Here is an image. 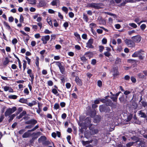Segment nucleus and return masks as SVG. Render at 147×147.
Segmentation results:
<instances>
[{
    "mask_svg": "<svg viewBox=\"0 0 147 147\" xmlns=\"http://www.w3.org/2000/svg\"><path fill=\"white\" fill-rule=\"evenodd\" d=\"M99 109L101 113L105 112L106 113H110L109 114H107V115H108L109 117H113L114 114V112L112 111H111V109L109 107L106 105H105L103 104L100 105L99 106Z\"/></svg>",
    "mask_w": 147,
    "mask_h": 147,
    "instance_id": "1",
    "label": "nucleus"
},
{
    "mask_svg": "<svg viewBox=\"0 0 147 147\" xmlns=\"http://www.w3.org/2000/svg\"><path fill=\"white\" fill-rule=\"evenodd\" d=\"M102 4L100 3H92L87 4V7L89 8H94L95 9H99L102 8Z\"/></svg>",
    "mask_w": 147,
    "mask_h": 147,
    "instance_id": "2",
    "label": "nucleus"
},
{
    "mask_svg": "<svg viewBox=\"0 0 147 147\" xmlns=\"http://www.w3.org/2000/svg\"><path fill=\"white\" fill-rule=\"evenodd\" d=\"M56 65L58 67L61 73L63 74H65V65L63 62L60 61L56 62Z\"/></svg>",
    "mask_w": 147,
    "mask_h": 147,
    "instance_id": "3",
    "label": "nucleus"
},
{
    "mask_svg": "<svg viewBox=\"0 0 147 147\" xmlns=\"http://www.w3.org/2000/svg\"><path fill=\"white\" fill-rule=\"evenodd\" d=\"M124 41L128 47L132 48L135 46V42L132 40L126 39Z\"/></svg>",
    "mask_w": 147,
    "mask_h": 147,
    "instance_id": "4",
    "label": "nucleus"
},
{
    "mask_svg": "<svg viewBox=\"0 0 147 147\" xmlns=\"http://www.w3.org/2000/svg\"><path fill=\"white\" fill-rule=\"evenodd\" d=\"M37 123V121L36 120L34 119H31L26 121L25 122V123L26 124H30L32 125L33 126Z\"/></svg>",
    "mask_w": 147,
    "mask_h": 147,
    "instance_id": "5",
    "label": "nucleus"
},
{
    "mask_svg": "<svg viewBox=\"0 0 147 147\" xmlns=\"http://www.w3.org/2000/svg\"><path fill=\"white\" fill-rule=\"evenodd\" d=\"M93 43V38H91L86 43V47L89 48L93 49L94 48V46L92 45Z\"/></svg>",
    "mask_w": 147,
    "mask_h": 147,
    "instance_id": "6",
    "label": "nucleus"
},
{
    "mask_svg": "<svg viewBox=\"0 0 147 147\" xmlns=\"http://www.w3.org/2000/svg\"><path fill=\"white\" fill-rule=\"evenodd\" d=\"M131 38L134 42L139 43L141 40V37L140 35H138L132 37Z\"/></svg>",
    "mask_w": 147,
    "mask_h": 147,
    "instance_id": "7",
    "label": "nucleus"
},
{
    "mask_svg": "<svg viewBox=\"0 0 147 147\" xmlns=\"http://www.w3.org/2000/svg\"><path fill=\"white\" fill-rule=\"evenodd\" d=\"M113 75L114 78L119 75V72L118 71V67L117 66L114 67L113 68Z\"/></svg>",
    "mask_w": 147,
    "mask_h": 147,
    "instance_id": "8",
    "label": "nucleus"
},
{
    "mask_svg": "<svg viewBox=\"0 0 147 147\" xmlns=\"http://www.w3.org/2000/svg\"><path fill=\"white\" fill-rule=\"evenodd\" d=\"M50 38V36L49 35H47L42 36L41 38V40L42 41V43L44 44H46L47 43V41L49 40Z\"/></svg>",
    "mask_w": 147,
    "mask_h": 147,
    "instance_id": "9",
    "label": "nucleus"
},
{
    "mask_svg": "<svg viewBox=\"0 0 147 147\" xmlns=\"http://www.w3.org/2000/svg\"><path fill=\"white\" fill-rule=\"evenodd\" d=\"M85 123L87 125H88L89 127H91L92 124L91 123V119L90 117H87L85 120Z\"/></svg>",
    "mask_w": 147,
    "mask_h": 147,
    "instance_id": "10",
    "label": "nucleus"
},
{
    "mask_svg": "<svg viewBox=\"0 0 147 147\" xmlns=\"http://www.w3.org/2000/svg\"><path fill=\"white\" fill-rule=\"evenodd\" d=\"M98 24L100 25H105L106 24L105 20L102 17H101L100 18L98 19Z\"/></svg>",
    "mask_w": 147,
    "mask_h": 147,
    "instance_id": "11",
    "label": "nucleus"
},
{
    "mask_svg": "<svg viewBox=\"0 0 147 147\" xmlns=\"http://www.w3.org/2000/svg\"><path fill=\"white\" fill-rule=\"evenodd\" d=\"M101 119V117L100 115H96L94 119V122L95 123H98Z\"/></svg>",
    "mask_w": 147,
    "mask_h": 147,
    "instance_id": "12",
    "label": "nucleus"
},
{
    "mask_svg": "<svg viewBox=\"0 0 147 147\" xmlns=\"http://www.w3.org/2000/svg\"><path fill=\"white\" fill-rule=\"evenodd\" d=\"M105 105L107 106H109L112 107L114 105V104L111 100L108 99L107 100Z\"/></svg>",
    "mask_w": 147,
    "mask_h": 147,
    "instance_id": "13",
    "label": "nucleus"
},
{
    "mask_svg": "<svg viewBox=\"0 0 147 147\" xmlns=\"http://www.w3.org/2000/svg\"><path fill=\"white\" fill-rule=\"evenodd\" d=\"M138 143V147H146L145 142L143 141L140 140Z\"/></svg>",
    "mask_w": 147,
    "mask_h": 147,
    "instance_id": "14",
    "label": "nucleus"
},
{
    "mask_svg": "<svg viewBox=\"0 0 147 147\" xmlns=\"http://www.w3.org/2000/svg\"><path fill=\"white\" fill-rule=\"evenodd\" d=\"M139 115L140 116V117L144 118H146L147 120V117L146 115L144 112H143V111H139Z\"/></svg>",
    "mask_w": 147,
    "mask_h": 147,
    "instance_id": "15",
    "label": "nucleus"
},
{
    "mask_svg": "<svg viewBox=\"0 0 147 147\" xmlns=\"http://www.w3.org/2000/svg\"><path fill=\"white\" fill-rule=\"evenodd\" d=\"M75 81L78 85L81 86L82 85V82L78 77L76 76L75 78Z\"/></svg>",
    "mask_w": 147,
    "mask_h": 147,
    "instance_id": "16",
    "label": "nucleus"
},
{
    "mask_svg": "<svg viewBox=\"0 0 147 147\" xmlns=\"http://www.w3.org/2000/svg\"><path fill=\"white\" fill-rule=\"evenodd\" d=\"M88 127L90 130L92 131V134L94 135L98 133V130L97 129H94V128H93L92 127Z\"/></svg>",
    "mask_w": 147,
    "mask_h": 147,
    "instance_id": "17",
    "label": "nucleus"
},
{
    "mask_svg": "<svg viewBox=\"0 0 147 147\" xmlns=\"http://www.w3.org/2000/svg\"><path fill=\"white\" fill-rule=\"evenodd\" d=\"M41 133V132L40 131L37 132L36 133H33V134L34 136L33 137L32 139L34 140L37 139L38 137V136L40 135Z\"/></svg>",
    "mask_w": 147,
    "mask_h": 147,
    "instance_id": "18",
    "label": "nucleus"
},
{
    "mask_svg": "<svg viewBox=\"0 0 147 147\" xmlns=\"http://www.w3.org/2000/svg\"><path fill=\"white\" fill-rule=\"evenodd\" d=\"M47 139V138L45 136H42L40 137V138H38V142L39 143H40L41 142L42 143L45 140H46Z\"/></svg>",
    "mask_w": 147,
    "mask_h": 147,
    "instance_id": "19",
    "label": "nucleus"
},
{
    "mask_svg": "<svg viewBox=\"0 0 147 147\" xmlns=\"http://www.w3.org/2000/svg\"><path fill=\"white\" fill-rule=\"evenodd\" d=\"M42 18L41 17H38L37 18L36 21L39 22L37 23V25L40 27V29H41L42 26V24L41 22H40L42 20Z\"/></svg>",
    "mask_w": 147,
    "mask_h": 147,
    "instance_id": "20",
    "label": "nucleus"
},
{
    "mask_svg": "<svg viewBox=\"0 0 147 147\" xmlns=\"http://www.w3.org/2000/svg\"><path fill=\"white\" fill-rule=\"evenodd\" d=\"M96 114V111L95 109L91 111L90 113V116L91 117H94Z\"/></svg>",
    "mask_w": 147,
    "mask_h": 147,
    "instance_id": "21",
    "label": "nucleus"
},
{
    "mask_svg": "<svg viewBox=\"0 0 147 147\" xmlns=\"http://www.w3.org/2000/svg\"><path fill=\"white\" fill-rule=\"evenodd\" d=\"M131 139L134 141H136V142L138 143L139 141L141 140L138 137L134 136L131 138Z\"/></svg>",
    "mask_w": 147,
    "mask_h": 147,
    "instance_id": "22",
    "label": "nucleus"
},
{
    "mask_svg": "<svg viewBox=\"0 0 147 147\" xmlns=\"http://www.w3.org/2000/svg\"><path fill=\"white\" fill-rule=\"evenodd\" d=\"M26 114V111H23L22 113H20L19 116L17 117V118L18 119H20L22 118L23 116Z\"/></svg>",
    "mask_w": 147,
    "mask_h": 147,
    "instance_id": "23",
    "label": "nucleus"
},
{
    "mask_svg": "<svg viewBox=\"0 0 147 147\" xmlns=\"http://www.w3.org/2000/svg\"><path fill=\"white\" fill-rule=\"evenodd\" d=\"M83 19L86 22H88L89 20V18L88 16L85 13H83Z\"/></svg>",
    "mask_w": 147,
    "mask_h": 147,
    "instance_id": "24",
    "label": "nucleus"
},
{
    "mask_svg": "<svg viewBox=\"0 0 147 147\" xmlns=\"http://www.w3.org/2000/svg\"><path fill=\"white\" fill-rule=\"evenodd\" d=\"M58 2H59V0H53L51 2V4L53 6H57V3Z\"/></svg>",
    "mask_w": 147,
    "mask_h": 147,
    "instance_id": "25",
    "label": "nucleus"
},
{
    "mask_svg": "<svg viewBox=\"0 0 147 147\" xmlns=\"http://www.w3.org/2000/svg\"><path fill=\"white\" fill-rule=\"evenodd\" d=\"M19 101L22 103L26 104L28 102V100L27 99H26L24 98H22L19 99Z\"/></svg>",
    "mask_w": 147,
    "mask_h": 147,
    "instance_id": "26",
    "label": "nucleus"
},
{
    "mask_svg": "<svg viewBox=\"0 0 147 147\" xmlns=\"http://www.w3.org/2000/svg\"><path fill=\"white\" fill-rule=\"evenodd\" d=\"M39 59L38 56L36 57L35 64L38 68H39Z\"/></svg>",
    "mask_w": 147,
    "mask_h": 147,
    "instance_id": "27",
    "label": "nucleus"
},
{
    "mask_svg": "<svg viewBox=\"0 0 147 147\" xmlns=\"http://www.w3.org/2000/svg\"><path fill=\"white\" fill-rule=\"evenodd\" d=\"M3 24L7 29L10 30L11 29L10 26L7 22L4 21L3 22Z\"/></svg>",
    "mask_w": 147,
    "mask_h": 147,
    "instance_id": "28",
    "label": "nucleus"
},
{
    "mask_svg": "<svg viewBox=\"0 0 147 147\" xmlns=\"http://www.w3.org/2000/svg\"><path fill=\"white\" fill-rule=\"evenodd\" d=\"M11 114L10 110H9V108L7 109L5 113V117H7L9 116Z\"/></svg>",
    "mask_w": 147,
    "mask_h": 147,
    "instance_id": "29",
    "label": "nucleus"
},
{
    "mask_svg": "<svg viewBox=\"0 0 147 147\" xmlns=\"http://www.w3.org/2000/svg\"><path fill=\"white\" fill-rule=\"evenodd\" d=\"M9 109L11 114L14 113L17 110L16 107H13L12 108H9Z\"/></svg>",
    "mask_w": 147,
    "mask_h": 147,
    "instance_id": "30",
    "label": "nucleus"
},
{
    "mask_svg": "<svg viewBox=\"0 0 147 147\" xmlns=\"http://www.w3.org/2000/svg\"><path fill=\"white\" fill-rule=\"evenodd\" d=\"M119 100L121 103H123L124 102L125 100V96L123 95H122L119 98Z\"/></svg>",
    "mask_w": 147,
    "mask_h": 147,
    "instance_id": "31",
    "label": "nucleus"
},
{
    "mask_svg": "<svg viewBox=\"0 0 147 147\" xmlns=\"http://www.w3.org/2000/svg\"><path fill=\"white\" fill-rule=\"evenodd\" d=\"M9 62V58L8 57L5 58V60L3 62V64L4 65H7Z\"/></svg>",
    "mask_w": 147,
    "mask_h": 147,
    "instance_id": "32",
    "label": "nucleus"
},
{
    "mask_svg": "<svg viewBox=\"0 0 147 147\" xmlns=\"http://www.w3.org/2000/svg\"><path fill=\"white\" fill-rule=\"evenodd\" d=\"M51 143L49 140H45L42 143V144L44 146H47L50 144Z\"/></svg>",
    "mask_w": 147,
    "mask_h": 147,
    "instance_id": "33",
    "label": "nucleus"
},
{
    "mask_svg": "<svg viewBox=\"0 0 147 147\" xmlns=\"http://www.w3.org/2000/svg\"><path fill=\"white\" fill-rule=\"evenodd\" d=\"M16 115L14 114L9 116L10 118L8 120V122L9 123L11 122L13 119L15 117Z\"/></svg>",
    "mask_w": 147,
    "mask_h": 147,
    "instance_id": "34",
    "label": "nucleus"
},
{
    "mask_svg": "<svg viewBox=\"0 0 147 147\" xmlns=\"http://www.w3.org/2000/svg\"><path fill=\"white\" fill-rule=\"evenodd\" d=\"M74 35L79 40H80L81 38L80 35L78 34L77 32H75L74 33Z\"/></svg>",
    "mask_w": 147,
    "mask_h": 147,
    "instance_id": "35",
    "label": "nucleus"
},
{
    "mask_svg": "<svg viewBox=\"0 0 147 147\" xmlns=\"http://www.w3.org/2000/svg\"><path fill=\"white\" fill-rule=\"evenodd\" d=\"M92 55V53L90 52H87L85 54V55L87 57H89V58L91 57Z\"/></svg>",
    "mask_w": 147,
    "mask_h": 147,
    "instance_id": "36",
    "label": "nucleus"
},
{
    "mask_svg": "<svg viewBox=\"0 0 147 147\" xmlns=\"http://www.w3.org/2000/svg\"><path fill=\"white\" fill-rule=\"evenodd\" d=\"M96 26V24L93 23H91L90 24V28H91V32H92L93 30V28L94 27H95Z\"/></svg>",
    "mask_w": 147,
    "mask_h": 147,
    "instance_id": "37",
    "label": "nucleus"
},
{
    "mask_svg": "<svg viewBox=\"0 0 147 147\" xmlns=\"http://www.w3.org/2000/svg\"><path fill=\"white\" fill-rule=\"evenodd\" d=\"M19 21L20 23H24V18L22 14L20 15V18L19 19Z\"/></svg>",
    "mask_w": 147,
    "mask_h": 147,
    "instance_id": "38",
    "label": "nucleus"
},
{
    "mask_svg": "<svg viewBox=\"0 0 147 147\" xmlns=\"http://www.w3.org/2000/svg\"><path fill=\"white\" fill-rule=\"evenodd\" d=\"M29 136V134L28 132H26L22 135L23 138H27Z\"/></svg>",
    "mask_w": 147,
    "mask_h": 147,
    "instance_id": "39",
    "label": "nucleus"
},
{
    "mask_svg": "<svg viewBox=\"0 0 147 147\" xmlns=\"http://www.w3.org/2000/svg\"><path fill=\"white\" fill-rule=\"evenodd\" d=\"M82 143L83 146H85L87 144H88L90 143V141L89 140L87 141H86L82 140Z\"/></svg>",
    "mask_w": 147,
    "mask_h": 147,
    "instance_id": "40",
    "label": "nucleus"
},
{
    "mask_svg": "<svg viewBox=\"0 0 147 147\" xmlns=\"http://www.w3.org/2000/svg\"><path fill=\"white\" fill-rule=\"evenodd\" d=\"M8 97L10 99H16L17 98V96L16 95H10L8 96Z\"/></svg>",
    "mask_w": 147,
    "mask_h": 147,
    "instance_id": "41",
    "label": "nucleus"
},
{
    "mask_svg": "<svg viewBox=\"0 0 147 147\" xmlns=\"http://www.w3.org/2000/svg\"><path fill=\"white\" fill-rule=\"evenodd\" d=\"M89 134V132L88 131H85L84 133V136L86 138H88V137H89L90 136Z\"/></svg>",
    "mask_w": 147,
    "mask_h": 147,
    "instance_id": "42",
    "label": "nucleus"
},
{
    "mask_svg": "<svg viewBox=\"0 0 147 147\" xmlns=\"http://www.w3.org/2000/svg\"><path fill=\"white\" fill-rule=\"evenodd\" d=\"M54 107L56 110L59 109L60 108L59 104L57 103H56L54 105Z\"/></svg>",
    "mask_w": 147,
    "mask_h": 147,
    "instance_id": "43",
    "label": "nucleus"
},
{
    "mask_svg": "<svg viewBox=\"0 0 147 147\" xmlns=\"http://www.w3.org/2000/svg\"><path fill=\"white\" fill-rule=\"evenodd\" d=\"M62 11L65 12V13H67L68 11V9L66 7L63 6L62 7Z\"/></svg>",
    "mask_w": 147,
    "mask_h": 147,
    "instance_id": "44",
    "label": "nucleus"
},
{
    "mask_svg": "<svg viewBox=\"0 0 147 147\" xmlns=\"http://www.w3.org/2000/svg\"><path fill=\"white\" fill-rule=\"evenodd\" d=\"M136 60H135L134 59H128L127 60V62L128 63H136Z\"/></svg>",
    "mask_w": 147,
    "mask_h": 147,
    "instance_id": "45",
    "label": "nucleus"
},
{
    "mask_svg": "<svg viewBox=\"0 0 147 147\" xmlns=\"http://www.w3.org/2000/svg\"><path fill=\"white\" fill-rule=\"evenodd\" d=\"M121 61L120 59L118 57H117L116 58V61L115 62V64H119L121 62Z\"/></svg>",
    "mask_w": 147,
    "mask_h": 147,
    "instance_id": "46",
    "label": "nucleus"
},
{
    "mask_svg": "<svg viewBox=\"0 0 147 147\" xmlns=\"http://www.w3.org/2000/svg\"><path fill=\"white\" fill-rule=\"evenodd\" d=\"M97 85L99 87H101L102 86V82L100 80H99L97 82Z\"/></svg>",
    "mask_w": 147,
    "mask_h": 147,
    "instance_id": "47",
    "label": "nucleus"
},
{
    "mask_svg": "<svg viewBox=\"0 0 147 147\" xmlns=\"http://www.w3.org/2000/svg\"><path fill=\"white\" fill-rule=\"evenodd\" d=\"M27 73L29 75V76L30 75H34L32 73V70L30 69H29L27 71Z\"/></svg>",
    "mask_w": 147,
    "mask_h": 147,
    "instance_id": "48",
    "label": "nucleus"
},
{
    "mask_svg": "<svg viewBox=\"0 0 147 147\" xmlns=\"http://www.w3.org/2000/svg\"><path fill=\"white\" fill-rule=\"evenodd\" d=\"M124 79L125 80L128 81L130 79V77L129 75H127L124 76Z\"/></svg>",
    "mask_w": 147,
    "mask_h": 147,
    "instance_id": "49",
    "label": "nucleus"
},
{
    "mask_svg": "<svg viewBox=\"0 0 147 147\" xmlns=\"http://www.w3.org/2000/svg\"><path fill=\"white\" fill-rule=\"evenodd\" d=\"M111 98L112 100L114 102H117V97H110Z\"/></svg>",
    "mask_w": 147,
    "mask_h": 147,
    "instance_id": "50",
    "label": "nucleus"
},
{
    "mask_svg": "<svg viewBox=\"0 0 147 147\" xmlns=\"http://www.w3.org/2000/svg\"><path fill=\"white\" fill-rule=\"evenodd\" d=\"M104 54L105 56L108 57H109L111 55L110 53L108 51H106V52H105L104 53Z\"/></svg>",
    "mask_w": 147,
    "mask_h": 147,
    "instance_id": "51",
    "label": "nucleus"
},
{
    "mask_svg": "<svg viewBox=\"0 0 147 147\" xmlns=\"http://www.w3.org/2000/svg\"><path fill=\"white\" fill-rule=\"evenodd\" d=\"M131 80L132 82L133 83H135L136 82V78L133 76H131Z\"/></svg>",
    "mask_w": 147,
    "mask_h": 147,
    "instance_id": "52",
    "label": "nucleus"
},
{
    "mask_svg": "<svg viewBox=\"0 0 147 147\" xmlns=\"http://www.w3.org/2000/svg\"><path fill=\"white\" fill-rule=\"evenodd\" d=\"M48 85L49 86H51L53 85V83L51 80H49L47 82Z\"/></svg>",
    "mask_w": 147,
    "mask_h": 147,
    "instance_id": "53",
    "label": "nucleus"
},
{
    "mask_svg": "<svg viewBox=\"0 0 147 147\" xmlns=\"http://www.w3.org/2000/svg\"><path fill=\"white\" fill-rule=\"evenodd\" d=\"M141 102L142 103V105L143 107H146L147 106V103L146 102L143 101H141Z\"/></svg>",
    "mask_w": 147,
    "mask_h": 147,
    "instance_id": "54",
    "label": "nucleus"
},
{
    "mask_svg": "<svg viewBox=\"0 0 147 147\" xmlns=\"http://www.w3.org/2000/svg\"><path fill=\"white\" fill-rule=\"evenodd\" d=\"M52 92L55 94H56L58 93V91L55 88H53L52 90Z\"/></svg>",
    "mask_w": 147,
    "mask_h": 147,
    "instance_id": "55",
    "label": "nucleus"
},
{
    "mask_svg": "<svg viewBox=\"0 0 147 147\" xmlns=\"http://www.w3.org/2000/svg\"><path fill=\"white\" fill-rule=\"evenodd\" d=\"M134 143L133 142H129L126 144V146L127 147H130L132 146L134 144Z\"/></svg>",
    "mask_w": 147,
    "mask_h": 147,
    "instance_id": "56",
    "label": "nucleus"
},
{
    "mask_svg": "<svg viewBox=\"0 0 147 147\" xmlns=\"http://www.w3.org/2000/svg\"><path fill=\"white\" fill-rule=\"evenodd\" d=\"M139 55L137 51L134 52L132 55V57H137Z\"/></svg>",
    "mask_w": 147,
    "mask_h": 147,
    "instance_id": "57",
    "label": "nucleus"
},
{
    "mask_svg": "<svg viewBox=\"0 0 147 147\" xmlns=\"http://www.w3.org/2000/svg\"><path fill=\"white\" fill-rule=\"evenodd\" d=\"M129 25L134 28H136L137 27V25L135 23H132L129 24Z\"/></svg>",
    "mask_w": 147,
    "mask_h": 147,
    "instance_id": "58",
    "label": "nucleus"
},
{
    "mask_svg": "<svg viewBox=\"0 0 147 147\" xmlns=\"http://www.w3.org/2000/svg\"><path fill=\"white\" fill-rule=\"evenodd\" d=\"M140 28L142 30H144L146 27L145 24H142L140 26Z\"/></svg>",
    "mask_w": 147,
    "mask_h": 147,
    "instance_id": "59",
    "label": "nucleus"
},
{
    "mask_svg": "<svg viewBox=\"0 0 147 147\" xmlns=\"http://www.w3.org/2000/svg\"><path fill=\"white\" fill-rule=\"evenodd\" d=\"M17 40L16 38H14L13 39L12 41V43L13 45H16V44L17 43Z\"/></svg>",
    "mask_w": 147,
    "mask_h": 147,
    "instance_id": "60",
    "label": "nucleus"
},
{
    "mask_svg": "<svg viewBox=\"0 0 147 147\" xmlns=\"http://www.w3.org/2000/svg\"><path fill=\"white\" fill-rule=\"evenodd\" d=\"M24 92L26 95H28L29 94V92L27 88H26L24 89Z\"/></svg>",
    "mask_w": 147,
    "mask_h": 147,
    "instance_id": "61",
    "label": "nucleus"
},
{
    "mask_svg": "<svg viewBox=\"0 0 147 147\" xmlns=\"http://www.w3.org/2000/svg\"><path fill=\"white\" fill-rule=\"evenodd\" d=\"M99 51L100 52H102L104 49V47L103 46L100 45L99 46Z\"/></svg>",
    "mask_w": 147,
    "mask_h": 147,
    "instance_id": "62",
    "label": "nucleus"
},
{
    "mask_svg": "<svg viewBox=\"0 0 147 147\" xmlns=\"http://www.w3.org/2000/svg\"><path fill=\"white\" fill-rule=\"evenodd\" d=\"M69 26V23L67 22H65L63 24V27L65 28L68 27Z\"/></svg>",
    "mask_w": 147,
    "mask_h": 147,
    "instance_id": "63",
    "label": "nucleus"
},
{
    "mask_svg": "<svg viewBox=\"0 0 147 147\" xmlns=\"http://www.w3.org/2000/svg\"><path fill=\"white\" fill-rule=\"evenodd\" d=\"M107 40L105 38H103L102 40V43L103 44H105L107 43Z\"/></svg>",
    "mask_w": 147,
    "mask_h": 147,
    "instance_id": "64",
    "label": "nucleus"
}]
</instances>
